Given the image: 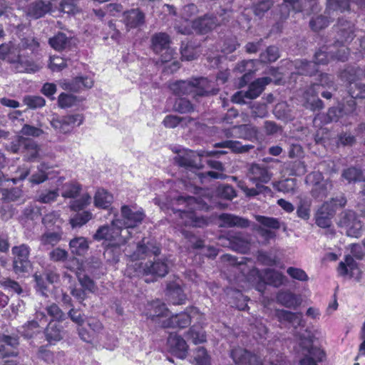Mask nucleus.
Returning a JSON list of instances; mask_svg holds the SVG:
<instances>
[{"mask_svg": "<svg viewBox=\"0 0 365 365\" xmlns=\"http://www.w3.org/2000/svg\"><path fill=\"white\" fill-rule=\"evenodd\" d=\"M354 24L341 19L338 23L337 40L330 46H323L315 53L314 61L298 60L294 62L297 73L300 75H313L317 71V64H326L330 59L344 61L348 59L349 48L345 45L354 38Z\"/></svg>", "mask_w": 365, "mask_h": 365, "instance_id": "1", "label": "nucleus"}, {"mask_svg": "<svg viewBox=\"0 0 365 365\" xmlns=\"http://www.w3.org/2000/svg\"><path fill=\"white\" fill-rule=\"evenodd\" d=\"M176 201L178 205L185 204L189 209L188 210H182L180 209L178 210H172L173 214L177 217V226L179 227L180 231L187 240V248H201L203 246V241L197 239L190 230L183 228L182 226L185 227H200L207 225V220L202 217L197 216L194 212L196 210H207L208 206L207 203L194 197H180Z\"/></svg>", "mask_w": 365, "mask_h": 365, "instance_id": "2", "label": "nucleus"}, {"mask_svg": "<svg viewBox=\"0 0 365 365\" xmlns=\"http://www.w3.org/2000/svg\"><path fill=\"white\" fill-rule=\"evenodd\" d=\"M145 315L165 328H185L190 324L191 319L199 314L196 308H191L189 312L170 316L169 310L163 303L155 301L148 304Z\"/></svg>", "mask_w": 365, "mask_h": 365, "instance_id": "3", "label": "nucleus"}, {"mask_svg": "<svg viewBox=\"0 0 365 365\" xmlns=\"http://www.w3.org/2000/svg\"><path fill=\"white\" fill-rule=\"evenodd\" d=\"M124 229L122 227L121 220L115 215L110 224H106L100 226L94 235L93 239L96 241H103L106 247L104 255L106 257L112 252V249H119L127 242V235L123 234Z\"/></svg>", "mask_w": 365, "mask_h": 365, "instance_id": "4", "label": "nucleus"}, {"mask_svg": "<svg viewBox=\"0 0 365 365\" xmlns=\"http://www.w3.org/2000/svg\"><path fill=\"white\" fill-rule=\"evenodd\" d=\"M170 88L175 95H191L193 98L216 93L212 83L206 78L178 81L170 83Z\"/></svg>", "mask_w": 365, "mask_h": 365, "instance_id": "5", "label": "nucleus"}, {"mask_svg": "<svg viewBox=\"0 0 365 365\" xmlns=\"http://www.w3.org/2000/svg\"><path fill=\"white\" fill-rule=\"evenodd\" d=\"M346 71L341 73V77L346 78L349 81V93L351 99L347 101V107L340 108H331L329 110L327 115L331 121L337 120L343 114H350L354 110L355 99L365 98V85L353 82L354 78L347 77Z\"/></svg>", "mask_w": 365, "mask_h": 365, "instance_id": "6", "label": "nucleus"}, {"mask_svg": "<svg viewBox=\"0 0 365 365\" xmlns=\"http://www.w3.org/2000/svg\"><path fill=\"white\" fill-rule=\"evenodd\" d=\"M346 203V200L344 197L332 198L325 202L316 213V224L322 228L329 227L336 210L345 206Z\"/></svg>", "mask_w": 365, "mask_h": 365, "instance_id": "7", "label": "nucleus"}, {"mask_svg": "<svg viewBox=\"0 0 365 365\" xmlns=\"http://www.w3.org/2000/svg\"><path fill=\"white\" fill-rule=\"evenodd\" d=\"M135 266L138 267L137 274H142L145 277L144 281L148 283L153 282L157 277H164L168 272V266L166 262L160 260L149 262L145 264L135 263Z\"/></svg>", "mask_w": 365, "mask_h": 365, "instance_id": "8", "label": "nucleus"}, {"mask_svg": "<svg viewBox=\"0 0 365 365\" xmlns=\"http://www.w3.org/2000/svg\"><path fill=\"white\" fill-rule=\"evenodd\" d=\"M220 24L216 16L205 15L192 21L190 26H177L178 32L182 34H190L192 30L200 34H206Z\"/></svg>", "mask_w": 365, "mask_h": 365, "instance_id": "9", "label": "nucleus"}, {"mask_svg": "<svg viewBox=\"0 0 365 365\" xmlns=\"http://www.w3.org/2000/svg\"><path fill=\"white\" fill-rule=\"evenodd\" d=\"M351 5L365 9V0H327L325 14L330 18L340 13L350 11Z\"/></svg>", "mask_w": 365, "mask_h": 365, "instance_id": "10", "label": "nucleus"}, {"mask_svg": "<svg viewBox=\"0 0 365 365\" xmlns=\"http://www.w3.org/2000/svg\"><path fill=\"white\" fill-rule=\"evenodd\" d=\"M299 347L305 356L300 361V365H317V361H322L325 356L322 349L312 346L310 339H301Z\"/></svg>", "mask_w": 365, "mask_h": 365, "instance_id": "11", "label": "nucleus"}, {"mask_svg": "<svg viewBox=\"0 0 365 365\" xmlns=\"http://www.w3.org/2000/svg\"><path fill=\"white\" fill-rule=\"evenodd\" d=\"M29 246L24 244L12 248V253L14 255V269L16 273L21 274L29 272L31 268V263L29 260Z\"/></svg>", "mask_w": 365, "mask_h": 365, "instance_id": "12", "label": "nucleus"}, {"mask_svg": "<svg viewBox=\"0 0 365 365\" xmlns=\"http://www.w3.org/2000/svg\"><path fill=\"white\" fill-rule=\"evenodd\" d=\"M83 122V117L82 115L74 114L53 118L51 123L57 132L66 134L71 133L74 127L81 125Z\"/></svg>", "mask_w": 365, "mask_h": 365, "instance_id": "13", "label": "nucleus"}, {"mask_svg": "<svg viewBox=\"0 0 365 365\" xmlns=\"http://www.w3.org/2000/svg\"><path fill=\"white\" fill-rule=\"evenodd\" d=\"M122 227L124 226V232L127 237L129 235L128 229L134 228L141 224L145 217L144 212L141 210H133L128 205H123L120 209Z\"/></svg>", "mask_w": 365, "mask_h": 365, "instance_id": "14", "label": "nucleus"}, {"mask_svg": "<svg viewBox=\"0 0 365 365\" xmlns=\"http://www.w3.org/2000/svg\"><path fill=\"white\" fill-rule=\"evenodd\" d=\"M311 9L312 11L317 10L318 6L316 0H284L281 6V17L287 18L292 9L295 11H307Z\"/></svg>", "mask_w": 365, "mask_h": 365, "instance_id": "15", "label": "nucleus"}, {"mask_svg": "<svg viewBox=\"0 0 365 365\" xmlns=\"http://www.w3.org/2000/svg\"><path fill=\"white\" fill-rule=\"evenodd\" d=\"M219 153H222V152L219 151H202L201 153H198L195 155V153L192 151H190L183 155H178L176 158V161L178 164L184 167L189 170H192V169L199 170L202 165L200 163V157L205 155H213Z\"/></svg>", "mask_w": 365, "mask_h": 365, "instance_id": "16", "label": "nucleus"}, {"mask_svg": "<svg viewBox=\"0 0 365 365\" xmlns=\"http://www.w3.org/2000/svg\"><path fill=\"white\" fill-rule=\"evenodd\" d=\"M231 357L238 365L264 364L260 356L240 347L232 350Z\"/></svg>", "mask_w": 365, "mask_h": 365, "instance_id": "17", "label": "nucleus"}, {"mask_svg": "<svg viewBox=\"0 0 365 365\" xmlns=\"http://www.w3.org/2000/svg\"><path fill=\"white\" fill-rule=\"evenodd\" d=\"M224 260L228 261L230 264H233L232 271L234 272H241L242 277H244L247 281L254 283L256 279H257L255 287H257L259 282V277H261L263 279V275L262 276L259 274V272L257 269L252 268L247 272V267L242 262H237L236 259L232 257L231 255H225L223 256Z\"/></svg>", "mask_w": 365, "mask_h": 365, "instance_id": "18", "label": "nucleus"}, {"mask_svg": "<svg viewBox=\"0 0 365 365\" xmlns=\"http://www.w3.org/2000/svg\"><path fill=\"white\" fill-rule=\"evenodd\" d=\"M341 227L346 229L348 236L359 237L361 233L362 225L352 212H345L339 222Z\"/></svg>", "mask_w": 365, "mask_h": 365, "instance_id": "19", "label": "nucleus"}, {"mask_svg": "<svg viewBox=\"0 0 365 365\" xmlns=\"http://www.w3.org/2000/svg\"><path fill=\"white\" fill-rule=\"evenodd\" d=\"M220 242L222 246L230 247L232 250L241 253H246L250 250V242L242 233L230 236L228 239L220 237Z\"/></svg>", "mask_w": 365, "mask_h": 365, "instance_id": "20", "label": "nucleus"}, {"mask_svg": "<svg viewBox=\"0 0 365 365\" xmlns=\"http://www.w3.org/2000/svg\"><path fill=\"white\" fill-rule=\"evenodd\" d=\"M275 317L282 324H289L294 328L304 327L303 315L300 312H292L285 309H276Z\"/></svg>", "mask_w": 365, "mask_h": 365, "instance_id": "21", "label": "nucleus"}, {"mask_svg": "<svg viewBox=\"0 0 365 365\" xmlns=\"http://www.w3.org/2000/svg\"><path fill=\"white\" fill-rule=\"evenodd\" d=\"M284 283V276L279 272L274 269H267L263 272V280L259 277V282L256 287V289L259 292H263L265 284H271L278 287Z\"/></svg>", "mask_w": 365, "mask_h": 365, "instance_id": "22", "label": "nucleus"}, {"mask_svg": "<svg viewBox=\"0 0 365 365\" xmlns=\"http://www.w3.org/2000/svg\"><path fill=\"white\" fill-rule=\"evenodd\" d=\"M168 346L170 351L180 359L187 356L188 346L184 339L176 334H170L168 339Z\"/></svg>", "mask_w": 365, "mask_h": 365, "instance_id": "23", "label": "nucleus"}, {"mask_svg": "<svg viewBox=\"0 0 365 365\" xmlns=\"http://www.w3.org/2000/svg\"><path fill=\"white\" fill-rule=\"evenodd\" d=\"M36 320L28 322L22 326L19 332L26 338H31L34 334L40 332V325L36 320L40 323L46 324L47 322V317L43 312L36 311L35 315Z\"/></svg>", "mask_w": 365, "mask_h": 365, "instance_id": "24", "label": "nucleus"}, {"mask_svg": "<svg viewBox=\"0 0 365 365\" xmlns=\"http://www.w3.org/2000/svg\"><path fill=\"white\" fill-rule=\"evenodd\" d=\"M247 176L257 187H259V183H267L271 180L272 173L264 166L252 164L249 169Z\"/></svg>", "mask_w": 365, "mask_h": 365, "instance_id": "25", "label": "nucleus"}, {"mask_svg": "<svg viewBox=\"0 0 365 365\" xmlns=\"http://www.w3.org/2000/svg\"><path fill=\"white\" fill-rule=\"evenodd\" d=\"M278 304L289 309H297L302 304V298L289 290H280L276 296Z\"/></svg>", "mask_w": 365, "mask_h": 365, "instance_id": "26", "label": "nucleus"}, {"mask_svg": "<svg viewBox=\"0 0 365 365\" xmlns=\"http://www.w3.org/2000/svg\"><path fill=\"white\" fill-rule=\"evenodd\" d=\"M170 38L165 33H158L152 37V46L155 52L159 53L166 49L168 53L169 57L162 56V61L163 62H168L172 58L173 51L168 48Z\"/></svg>", "mask_w": 365, "mask_h": 365, "instance_id": "27", "label": "nucleus"}, {"mask_svg": "<svg viewBox=\"0 0 365 365\" xmlns=\"http://www.w3.org/2000/svg\"><path fill=\"white\" fill-rule=\"evenodd\" d=\"M93 85V80L88 76H79L75 78L71 82L63 81L61 86L64 90L77 92L83 88H90Z\"/></svg>", "mask_w": 365, "mask_h": 365, "instance_id": "28", "label": "nucleus"}, {"mask_svg": "<svg viewBox=\"0 0 365 365\" xmlns=\"http://www.w3.org/2000/svg\"><path fill=\"white\" fill-rule=\"evenodd\" d=\"M16 58V61H15L13 64H14V68L16 72L36 73L42 67L40 63L31 61L19 53Z\"/></svg>", "mask_w": 365, "mask_h": 365, "instance_id": "29", "label": "nucleus"}, {"mask_svg": "<svg viewBox=\"0 0 365 365\" xmlns=\"http://www.w3.org/2000/svg\"><path fill=\"white\" fill-rule=\"evenodd\" d=\"M225 134L227 138L250 139L256 135V130L249 125H240L225 130Z\"/></svg>", "mask_w": 365, "mask_h": 365, "instance_id": "30", "label": "nucleus"}, {"mask_svg": "<svg viewBox=\"0 0 365 365\" xmlns=\"http://www.w3.org/2000/svg\"><path fill=\"white\" fill-rule=\"evenodd\" d=\"M51 6L50 3L46 4L43 1H35L28 6L26 13L33 19H38L51 11Z\"/></svg>", "mask_w": 365, "mask_h": 365, "instance_id": "31", "label": "nucleus"}, {"mask_svg": "<svg viewBox=\"0 0 365 365\" xmlns=\"http://www.w3.org/2000/svg\"><path fill=\"white\" fill-rule=\"evenodd\" d=\"M319 88V84H314L304 93L305 106L312 110H319L322 108V101L317 97Z\"/></svg>", "mask_w": 365, "mask_h": 365, "instance_id": "32", "label": "nucleus"}, {"mask_svg": "<svg viewBox=\"0 0 365 365\" xmlns=\"http://www.w3.org/2000/svg\"><path fill=\"white\" fill-rule=\"evenodd\" d=\"M63 178H60L57 180V186L59 187L61 185V190L62 197L64 198H75L81 192V185L74 181L63 184Z\"/></svg>", "mask_w": 365, "mask_h": 365, "instance_id": "33", "label": "nucleus"}, {"mask_svg": "<svg viewBox=\"0 0 365 365\" xmlns=\"http://www.w3.org/2000/svg\"><path fill=\"white\" fill-rule=\"evenodd\" d=\"M123 21L128 28H136L144 23V14L138 9L123 14Z\"/></svg>", "mask_w": 365, "mask_h": 365, "instance_id": "34", "label": "nucleus"}, {"mask_svg": "<svg viewBox=\"0 0 365 365\" xmlns=\"http://www.w3.org/2000/svg\"><path fill=\"white\" fill-rule=\"evenodd\" d=\"M272 81L269 77H262L252 82L246 91V98L254 99L257 98L264 91L265 86Z\"/></svg>", "mask_w": 365, "mask_h": 365, "instance_id": "35", "label": "nucleus"}, {"mask_svg": "<svg viewBox=\"0 0 365 365\" xmlns=\"http://www.w3.org/2000/svg\"><path fill=\"white\" fill-rule=\"evenodd\" d=\"M0 344V357L4 358L16 355V347L19 344L18 339L9 336H4Z\"/></svg>", "mask_w": 365, "mask_h": 365, "instance_id": "36", "label": "nucleus"}, {"mask_svg": "<svg viewBox=\"0 0 365 365\" xmlns=\"http://www.w3.org/2000/svg\"><path fill=\"white\" fill-rule=\"evenodd\" d=\"M24 147L22 150L24 159L26 161H35L40 157V148L36 142L31 139L22 141Z\"/></svg>", "mask_w": 365, "mask_h": 365, "instance_id": "37", "label": "nucleus"}, {"mask_svg": "<svg viewBox=\"0 0 365 365\" xmlns=\"http://www.w3.org/2000/svg\"><path fill=\"white\" fill-rule=\"evenodd\" d=\"M69 247L72 254L83 256L88 250L89 242L84 237H76L70 241Z\"/></svg>", "mask_w": 365, "mask_h": 365, "instance_id": "38", "label": "nucleus"}, {"mask_svg": "<svg viewBox=\"0 0 365 365\" xmlns=\"http://www.w3.org/2000/svg\"><path fill=\"white\" fill-rule=\"evenodd\" d=\"M219 219L222 222L221 227H247L249 226V221L246 219L239 217L231 214H222Z\"/></svg>", "mask_w": 365, "mask_h": 365, "instance_id": "39", "label": "nucleus"}, {"mask_svg": "<svg viewBox=\"0 0 365 365\" xmlns=\"http://www.w3.org/2000/svg\"><path fill=\"white\" fill-rule=\"evenodd\" d=\"M113 201L112 194L104 189H98L94 195V205L99 209H108Z\"/></svg>", "mask_w": 365, "mask_h": 365, "instance_id": "40", "label": "nucleus"}, {"mask_svg": "<svg viewBox=\"0 0 365 365\" xmlns=\"http://www.w3.org/2000/svg\"><path fill=\"white\" fill-rule=\"evenodd\" d=\"M257 63V61L247 60L242 61L237 65L236 69L240 73H245L240 82L241 87L247 83V81L249 80V76L257 70L256 65Z\"/></svg>", "mask_w": 365, "mask_h": 365, "instance_id": "41", "label": "nucleus"}, {"mask_svg": "<svg viewBox=\"0 0 365 365\" xmlns=\"http://www.w3.org/2000/svg\"><path fill=\"white\" fill-rule=\"evenodd\" d=\"M160 254L159 247L153 245L150 243L145 245L143 243H139L137 246L136 251L132 255L133 260H136L140 258H143V256H149L150 255H154L155 256Z\"/></svg>", "mask_w": 365, "mask_h": 365, "instance_id": "42", "label": "nucleus"}, {"mask_svg": "<svg viewBox=\"0 0 365 365\" xmlns=\"http://www.w3.org/2000/svg\"><path fill=\"white\" fill-rule=\"evenodd\" d=\"M20 51L18 47L11 43H4L0 46V58L13 63L16 61V56Z\"/></svg>", "mask_w": 365, "mask_h": 365, "instance_id": "43", "label": "nucleus"}, {"mask_svg": "<svg viewBox=\"0 0 365 365\" xmlns=\"http://www.w3.org/2000/svg\"><path fill=\"white\" fill-rule=\"evenodd\" d=\"M190 363L192 365H211V358L205 349L199 347L192 352Z\"/></svg>", "mask_w": 365, "mask_h": 365, "instance_id": "44", "label": "nucleus"}, {"mask_svg": "<svg viewBox=\"0 0 365 365\" xmlns=\"http://www.w3.org/2000/svg\"><path fill=\"white\" fill-rule=\"evenodd\" d=\"M333 185L331 180L327 179L312 189V195L315 199L322 200L331 190Z\"/></svg>", "mask_w": 365, "mask_h": 365, "instance_id": "45", "label": "nucleus"}, {"mask_svg": "<svg viewBox=\"0 0 365 365\" xmlns=\"http://www.w3.org/2000/svg\"><path fill=\"white\" fill-rule=\"evenodd\" d=\"M46 339L50 344H54L63 338L61 329L54 322H50L45 330Z\"/></svg>", "mask_w": 365, "mask_h": 365, "instance_id": "46", "label": "nucleus"}, {"mask_svg": "<svg viewBox=\"0 0 365 365\" xmlns=\"http://www.w3.org/2000/svg\"><path fill=\"white\" fill-rule=\"evenodd\" d=\"M167 294L169 297V300L173 304H182L185 299L182 289L179 285L175 284H170L168 285Z\"/></svg>", "mask_w": 365, "mask_h": 365, "instance_id": "47", "label": "nucleus"}, {"mask_svg": "<svg viewBox=\"0 0 365 365\" xmlns=\"http://www.w3.org/2000/svg\"><path fill=\"white\" fill-rule=\"evenodd\" d=\"M49 169L50 167L47 164L44 163H41L37 167V170L31 175L29 182L36 185L43 182L48 179L47 170Z\"/></svg>", "mask_w": 365, "mask_h": 365, "instance_id": "48", "label": "nucleus"}, {"mask_svg": "<svg viewBox=\"0 0 365 365\" xmlns=\"http://www.w3.org/2000/svg\"><path fill=\"white\" fill-rule=\"evenodd\" d=\"M22 196V190L17 187L9 189L2 188L0 194V200L4 202H14L20 199Z\"/></svg>", "mask_w": 365, "mask_h": 365, "instance_id": "49", "label": "nucleus"}, {"mask_svg": "<svg viewBox=\"0 0 365 365\" xmlns=\"http://www.w3.org/2000/svg\"><path fill=\"white\" fill-rule=\"evenodd\" d=\"M217 147L228 148L232 152L242 153L248 151L252 148V145H243L239 141L226 140L221 143L216 144Z\"/></svg>", "mask_w": 365, "mask_h": 365, "instance_id": "50", "label": "nucleus"}, {"mask_svg": "<svg viewBox=\"0 0 365 365\" xmlns=\"http://www.w3.org/2000/svg\"><path fill=\"white\" fill-rule=\"evenodd\" d=\"M273 187L279 192L288 193L294 191L296 187V180L293 178H287L279 182H273Z\"/></svg>", "mask_w": 365, "mask_h": 365, "instance_id": "51", "label": "nucleus"}, {"mask_svg": "<svg viewBox=\"0 0 365 365\" xmlns=\"http://www.w3.org/2000/svg\"><path fill=\"white\" fill-rule=\"evenodd\" d=\"M356 267V263L351 256H346L344 262H341L338 267V272L341 276H346L349 271Z\"/></svg>", "mask_w": 365, "mask_h": 365, "instance_id": "52", "label": "nucleus"}, {"mask_svg": "<svg viewBox=\"0 0 365 365\" xmlns=\"http://www.w3.org/2000/svg\"><path fill=\"white\" fill-rule=\"evenodd\" d=\"M61 235L60 231L46 232L41 236V241L43 245L53 246L61 240Z\"/></svg>", "mask_w": 365, "mask_h": 365, "instance_id": "53", "label": "nucleus"}, {"mask_svg": "<svg viewBox=\"0 0 365 365\" xmlns=\"http://www.w3.org/2000/svg\"><path fill=\"white\" fill-rule=\"evenodd\" d=\"M92 218V213L88 211H84L76 214L71 219L70 223L73 227H81L88 222Z\"/></svg>", "mask_w": 365, "mask_h": 365, "instance_id": "54", "label": "nucleus"}, {"mask_svg": "<svg viewBox=\"0 0 365 365\" xmlns=\"http://www.w3.org/2000/svg\"><path fill=\"white\" fill-rule=\"evenodd\" d=\"M42 222L46 227H51L53 225L59 227L61 224L60 215L56 211H52L46 214L43 217Z\"/></svg>", "mask_w": 365, "mask_h": 365, "instance_id": "55", "label": "nucleus"}, {"mask_svg": "<svg viewBox=\"0 0 365 365\" xmlns=\"http://www.w3.org/2000/svg\"><path fill=\"white\" fill-rule=\"evenodd\" d=\"M279 57L278 48L275 46H269L265 52L260 54V61L263 63L275 61Z\"/></svg>", "mask_w": 365, "mask_h": 365, "instance_id": "56", "label": "nucleus"}, {"mask_svg": "<svg viewBox=\"0 0 365 365\" xmlns=\"http://www.w3.org/2000/svg\"><path fill=\"white\" fill-rule=\"evenodd\" d=\"M91 196L88 193H84L79 199L72 201L70 207L74 211L83 210L91 203Z\"/></svg>", "mask_w": 365, "mask_h": 365, "instance_id": "57", "label": "nucleus"}, {"mask_svg": "<svg viewBox=\"0 0 365 365\" xmlns=\"http://www.w3.org/2000/svg\"><path fill=\"white\" fill-rule=\"evenodd\" d=\"M24 103L30 108L36 109L45 105L43 98L38 96H26L24 98Z\"/></svg>", "mask_w": 365, "mask_h": 365, "instance_id": "58", "label": "nucleus"}, {"mask_svg": "<svg viewBox=\"0 0 365 365\" xmlns=\"http://www.w3.org/2000/svg\"><path fill=\"white\" fill-rule=\"evenodd\" d=\"M256 220L264 227L270 229L278 230L281 227V222L278 219L274 217L258 215L256 217Z\"/></svg>", "mask_w": 365, "mask_h": 365, "instance_id": "59", "label": "nucleus"}, {"mask_svg": "<svg viewBox=\"0 0 365 365\" xmlns=\"http://www.w3.org/2000/svg\"><path fill=\"white\" fill-rule=\"evenodd\" d=\"M30 173V169L26 166H20L16 168V170L14 172V175L9 178L10 182L13 184H16L19 181L24 180L29 175Z\"/></svg>", "mask_w": 365, "mask_h": 365, "instance_id": "60", "label": "nucleus"}, {"mask_svg": "<svg viewBox=\"0 0 365 365\" xmlns=\"http://www.w3.org/2000/svg\"><path fill=\"white\" fill-rule=\"evenodd\" d=\"M58 189L42 191L38 196V201L42 203H51L58 197Z\"/></svg>", "mask_w": 365, "mask_h": 365, "instance_id": "61", "label": "nucleus"}, {"mask_svg": "<svg viewBox=\"0 0 365 365\" xmlns=\"http://www.w3.org/2000/svg\"><path fill=\"white\" fill-rule=\"evenodd\" d=\"M27 139L22 136H18L9 145H7L6 148L12 153H22L24 147V143L22 141H26Z\"/></svg>", "mask_w": 365, "mask_h": 365, "instance_id": "62", "label": "nucleus"}, {"mask_svg": "<svg viewBox=\"0 0 365 365\" xmlns=\"http://www.w3.org/2000/svg\"><path fill=\"white\" fill-rule=\"evenodd\" d=\"M47 313L53 318V321L62 322L66 317L62 310L56 304H52L46 308Z\"/></svg>", "mask_w": 365, "mask_h": 365, "instance_id": "63", "label": "nucleus"}, {"mask_svg": "<svg viewBox=\"0 0 365 365\" xmlns=\"http://www.w3.org/2000/svg\"><path fill=\"white\" fill-rule=\"evenodd\" d=\"M68 38L64 34L58 33L49 39V43L56 50H61L66 45Z\"/></svg>", "mask_w": 365, "mask_h": 365, "instance_id": "64", "label": "nucleus"}]
</instances>
